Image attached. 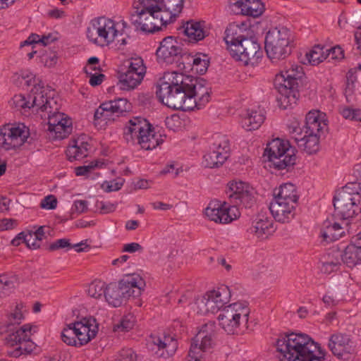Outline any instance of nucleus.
<instances>
[{"mask_svg":"<svg viewBox=\"0 0 361 361\" xmlns=\"http://www.w3.org/2000/svg\"><path fill=\"white\" fill-rule=\"evenodd\" d=\"M156 94L165 106L178 110L201 109L209 102V88L204 80L177 72H166L156 85Z\"/></svg>","mask_w":361,"mask_h":361,"instance_id":"f257e3e1","label":"nucleus"},{"mask_svg":"<svg viewBox=\"0 0 361 361\" xmlns=\"http://www.w3.org/2000/svg\"><path fill=\"white\" fill-rule=\"evenodd\" d=\"M281 361H324V353L310 337L305 334H284L276 342Z\"/></svg>","mask_w":361,"mask_h":361,"instance_id":"f03ea898","label":"nucleus"},{"mask_svg":"<svg viewBox=\"0 0 361 361\" xmlns=\"http://www.w3.org/2000/svg\"><path fill=\"white\" fill-rule=\"evenodd\" d=\"M305 75L303 68L298 64L288 63L276 75L275 86L280 94L279 101L283 109L296 104L300 97L299 88Z\"/></svg>","mask_w":361,"mask_h":361,"instance_id":"7ed1b4c3","label":"nucleus"},{"mask_svg":"<svg viewBox=\"0 0 361 361\" xmlns=\"http://www.w3.org/2000/svg\"><path fill=\"white\" fill-rule=\"evenodd\" d=\"M123 137L128 143L139 145L146 150L153 149L163 142L161 135L156 134L152 125L140 116L128 121L124 128Z\"/></svg>","mask_w":361,"mask_h":361,"instance_id":"20e7f679","label":"nucleus"},{"mask_svg":"<svg viewBox=\"0 0 361 361\" xmlns=\"http://www.w3.org/2000/svg\"><path fill=\"white\" fill-rule=\"evenodd\" d=\"M145 285L138 275L122 279L118 283H110L106 288L105 300L112 307H120L130 297L140 295Z\"/></svg>","mask_w":361,"mask_h":361,"instance_id":"39448f33","label":"nucleus"},{"mask_svg":"<svg viewBox=\"0 0 361 361\" xmlns=\"http://www.w3.org/2000/svg\"><path fill=\"white\" fill-rule=\"evenodd\" d=\"M250 313L248 302L240 300L224 307L217 319L219 326L228 334H237L246 326Z\"/></svg>","mask_w":361,"mask_h":361,"instance_id":"423d86ee","label":"nucleus"},{"mask_svg":"<svg viewBox=\"0 0 361 361\" xmlns=\"http://www.w3.org/2000/svg\"><path fill=\"white\" fill-rule=\"evenodd\" d=\"M291 32L286 27H276L268 31L265 37V50L272 62L285 59L290 54Z\"/></svg>","mask_w":361,"mask_h":361,"instance_id":"0eeeda50","label":"nucleus"},{"mask_svg":"<svg viewBox=\"0 0 361 361\" xmlns=\"http://www.w3.org/2000/svg\"><path fill=\"white\" fill-rule=\"evenodd\" d=\"M295 149L290 145L288 141L276 138L267 144L264 157H267L275 169L288 171L295 164Z\"/></svg>","mask_w":361,"mask_h":361,"instance_id":"6e6552de","label":"nucleus"},{"mask_svg":"<svg viewBox=\"0 0 361 361\" xmlns=\"http://www.w3.org/2000/svg\"><path fill=\"white\" fill-rule=\"evenodd\" d=\"M90 320L84 317L81 321L66 324L61 331L62 341L68 345L80 347L90 341Z\"/></svg>","mask_w":361,"mask_h":361,"instance_id":"1a4fd4ad","label":"nucleus"},{"mask_svg":"<svg viewBox=\"0 0 361 361\" xmlns=\"http://www.w3.org/2000/svg\"><path fill=\"white\" fill-rule=\"evenodd\" d=\"M233 46L230 53L231 56L244 66H255L263 56L261 46L254 37H248L244 39L241 44Z\"/></svg>","mask_w":361,"mask_h":361,"instance_id":"9d476101","label":"nucleus"},{"mask_svg":"<svg viewBox=\"0 0 361 361\" xmlns=\"http://www.w3.org/2000/svg\"><path fill=\"white\" fill-rule=\"evenodd\" d=\"M229 140L226 135L216 133L212 137L209 152L204 156V164L208 168H219L228 157Z\"/></svg>","mask_w":361,"mask_h":361,"instance_id":"9b49d317","label":"nucleus"},{"mask_svg":"<svg viewBox=\"0 0 361 361\" xmlns=\"http://www.w3.org/2000/svg\"><path fill=\"white\" fill-rule=\"evenodd\" d=\"M31 326L24 325L15 332L6 337V343L11 346L17 347L8 354L13 357H18L22 354L30 353L35 348V343L30 340Z\"/></svg>","mask_w":361,"mask_h":361,"instance_id":"f8f14e48","label":"nucleus"},{"mask_svg":"<svg viewBox=\"0 0 361 361\" xmlns=\"http://www.w3.org/2000/svg\"><path fill=\"white\" fill-rule=\"evenodd\" d=\"M130 104L126 99L119 98L114 101L102 103L94 114V125L97 129L105 128L108 121L114 114H121L128 111Z\"/></svg>","mask_w":361,"mask_h":361,"instance_id":"ddd939ff","label":"nucleus"},{"mask_svg":"<svg viewBox=\"0 0 361 361\" xmlns=\"http://www.w3.org/2000/svg\"><path fill=\"white\" fill-rule=\"evenodd\" d=\"M227 196L231 204L251 208L255 204L254 189L243 181H231L228 184Z\"/></svg>","mask_w":361,"mask_h":361,"instance_id":"4468645a","label":"nucleus"},{"mask_svg":"<svg viewBox=\"0 0 361 361\" xmlns=\"http://www.w3.org/2000/svg\"><path fill=\"white\" fill-rule=\"evenodd\" d=\"M94 29L97 30L98 37L92 39L97 45L104 47L114 42L118 35L122 36L123 32H119L115 27V23L105 16L98 17L92 20Z\"/></svg>","mask_w":361,"mask_h":361,"instance_id":"2eb2a0df","label":"nucleus"},{"mask_svg":"<svg viewBox=\"0 0 361 361\" xmlns=\"http://www.w3.org/2000/svg\"><path fill=\"white\" fill-rule=\"evenodd\" d=\"M290 133H295L293 137L298 147L308 154L316 153L319 149V137L322 133L305 131V135L301 136L302 129L297 121L289 126Z\"/></svg>","mask_w":361,"mask_h":361,"instance_id":"dca6fc26","label":"nucleus"},{"mask_svg":"<svg viewBox=\"0 0 361 361\" xmlns=\"http://www.w3.org/2000/svg\"><path fill=\"white\" fill-rule=\"evenodd\" d=\"M329 348L339 359L347 360L355 353V348L350 336L336 333L329 338Z\"/></svg>","mask_w":361,"mask_h":361,"instance_id":"f3484780","label":"nucleus"},{"mask_svg":"<svg viewBox=\"0 0 361 361\" xmlns=\"http://www.w3.org/2000/svg\"><path fill=\"white\" fill-rule=\"evenodd\" d=\"M335 215L342 219L353 218L360 210L356 203V198L350 197L348 195L338 192L333 200Z\"/></svg>","mask_w":361,"mask_h":361,"instance_id":"a211bd4d","label":"nucleus"},{"mask_svg":"<svg viewBox=\"0 0 361 361\" xmlns=\"http://www.w3.org/2000/svg\"><path fill=\"white\" fill-rule=\"evenodd\" d=\"M183 49L180 43L173 37H165L157 50V56L160 62L171 64L182 56Z\"/></svg>","mask_w":361,"mask_h":361,"instance_id":"6ab92c4d","label":"nucleus"},{"mask_svg":"<svg viewBox=\"0 0 361 361\" xmlns=\"http://www.w3.org/2000/svg\"><path fill=\"white\" fill-rule=\"evenodd\" d=\"M297 205L296 203L273 199L269 210L276 221L286 224L294 218Z\"/></svg>","mask_w":361,"mask_h":361,"instance_id":"aec40b11","label":"nucleus"},{"mask_svg":"<svg viewBox=\"0 0 361 361\" xmlns=\"http://www.w3.org/2000/svg\"><path fill=\"white\" fill-rule=\"evenodd\" d=\"M273 224V221L267 214L261 212L253 218L247 232L258 239L264 240L274 231Z\"/></svg>","mask_w":361,"mask_h":361,"instance_id":"412c9836","label":"nucleus"},{"mask_svg":"<svg viewBox=\"0 0 361 361\" xmlns=\"http://www.w3.org/2000/svg\"><path fill=\"white\" fill-rule=\"evenodd\" d=\"M341 257L349 267L361 264V232L352 237L350 244L341 252Z\"/></svg>","mask_w":361,"mask_h":361,"instance_id":"4be33fe9","label":"nucleus"},{"mask_svg":"<svg viewBox=\"0 0 361 361\" xmlns=\"http://www.w3.org/2000/svg\"><path fill=\"white\" fill-rule=\"evenodd\" d=\"M140 4L144 6L145 10V17L143 18V20L141 25V30L145 32L153 33L156 31L160 30V25H159V22L157 21V18L155 16L154 7H153V4L150 1H142L138 0Z\"/></svg>","mask_w":361,"mask_h":361,"instance_id":"5701e85b","label":"nucleus"},{"mask_svg":"<svg viewBox=\"0 0 361 361\" xmlns=\"http://www.w3.org/2000/svg\"><path fill=\"white\" fill-rule=\"evenodd\" d=\"M341 252L338 250H331L325 255L321 261L320 270L324 274H329L336 271L341 265Z\"/></svg>","mask_w":361,"mask_h":361,"instance_id":"b1692460","label":"nucleus"},{"mask_svg":"<svg viewBox=\"0 0 361 361\" xmlns=\"http://www.w3.org/2000/svg\"><path fill=\"white\" fill-rule=\"evenodd\" d=\"M153 343L158 346L159 355L164 358L174 355L178 348L176 339L170 336H164L163 338H154Z\"/></svg>","mask_w":361,"mask_h":361,"instance_id":"393cba45","label":"nucleus"},{"mask_svg":"<svg viewBox=\"0 0 361 361\" xmlns=\"http://www.w3.org/2000/svg\"><path fill=\"white\" fill-rule=\"evenodd\" d=\"M247 38L243 35L242 27L235 23L229 24L225 30L224 40L230 53L233 45H238Z\"/></svg>","mask_w":361,"mask_h":361,"instance_id":"a878e982","label":"nucleus"},{"mask_svg":"<svg viewBox=\"0 0 361 361\" xmlns=\"http://www.w3.org/2000/svg\"><path fill=\"white\" fill-rule=\"evenodd\" d=\"M184 33L190 41L198 42L203 39L209 35V31L205 29V22H187L184 27Z\"/></svg>","mask_w":361,"mask_h":361,"instance_id":"bb28decb","label":"nucleus"},{"mask_svg":"<svg viewBox=\"0 0 361 361\" xmlns=\"http://www.w3.org/2000/svg\"><path fill=\"white\" fill-rule=\"evenodd\" d=\"M298 195L295 185L287 183L274 190V199L298 204Z\"/></svg>","mask_w":361,"mask_h":361,"instance_id":"cd10ccee","label":"nucleus"},{"mask_svg":"<svg viewBox=\"0 0 361 361\" xmlns=\"http://www.w3.org/2000/svg\"><path fill=\"white\" fill-rule=\"evenodd\" d=\"M265 116L261 111L248 110L243 118L241 124L243 128L250 131L258 129L264 123Z\"/></svg>","mask_w":361,"mask_h":361,"instance_id":"c85d7f7f","label":"nucleus"},{"mask_svg":"<svg viewBox=\"0 0 361 361\" xmlns=\"http://www.w3.org/2000/svg\"><path fill=\"white\" fill-rule=\"evenodd\" d=\"M118 83L121 90H130L136 87L142 80L143 78L139 74L128 72L121 69L118 72Z\"/></svg>","mask_w":361,"mask_h":361,"instance_id":"c756f323","label":"nucleus"},{"mask_svg":"<svg viewBox=\"0 0 361 361\" xmlns=\"http://www.w3.org/2000/svg\"><path fill=\"white\" fill-rule=\"evenodd\" d=\"M321 231V236L326 242H331L338 240L344 233L343 228L338 223L331 224L330 221H325Z\"/></svg>","mask_w":361,"mask_h":361,"instance_id":"7c9ffc66","label":"nucleus"},{"mask_svg":"<svg viewBox=\"0 0 361 361\" xmlns=\"http://www.w3.org/2000/svg\"><path fill=\"white\" fill-rule=\"evenodd\" d=\"M153 7L156 9L155 16L157 21L159 22L160 30L161 26H166L168 24L173 22L176 17L181 11L168 9V8H162L159 4H153Z\"/></svg>","mask_w":361,"mask_h":361,"instance_id":"2f4dec72","label":"nucleus"},{"mask_svg":"<svg viewBox=\"0 0 361 361\" xmlns=\"http://www.w3.org/2000/svg\"><path fill=\"white\" fill-rule=\"evenodd\" d=\"M319 111H310L306 115V131H311V133L317 132L323 133L326 128V123L319 118Z\"/></svg>","mask_w":361,"mask_h":361,"instance_id":"473e14b6","label":"nucleus"},{"mask_svg":"<svg viewBox=\"0 0 361 361\" xmlns=\"http://www.w3.org/2000/svg\"><path fill=\"white\" fill-rule=\"evenodd\" d=\"M212 345V336L204 332H199L191 341L190 347L191 353L195 352L193 350L204 352L209 349Z\"/></svg>","mask_w":361,"mask_h":361,"instance_id":"72a5a7b5","label":"nucleus"},{"mask_svg":"<svg viewBox=\"0 0 361 361\" xmlns=\"http://www.w3.org/2000/svg\"><path fill=\"white\" fill-rule=\"evenodd\" d=\"M49 90H51L48 87L45 88L44 86H41L39 84L35 85L32 89V102L31 106L38 107L41 111H44L46 109L45 98L49 96Z\"/></svg>","mask_w":361,"mask_h":361,"instance_id":"f704fd0d","label":"nucleus"},{"mask_svg":"<svg viewBox=\"0 0 361 361\" xmlns=\"http://www.w3.org/2000/svg\"><path fill=\"white\" fill-rule=\"evenodd\" d=\"M237 207L235 204L228 206L225 202L223 204H218L219 223L226 224L236 219L240 215Z\"/></svg>","mask_w":361,"mask_h":361,"instance_id":"c9c22d12","label":"nucleus"},{"mask_svg":"<svg viewBox=\"0 0 361 361\" xmlns=\"http://www.w3.org/2000/svg\"><path fill=\"white\" fill-rule=\"evenodd\" d=\"M325 47L319 44L314 45L312 49L306 53L305 58L307 63L312 66H317L328 58Z\"/></svg>","mask_w":361,"mask_h":361,"instance_id":"e433bc0d","label":"nucleus"},{"mask_svg":"<svg viewBox=\"0 0 361 361\" xmlns=\"http://www.w3.org/2000/svg\"><path fill=\"white\" fill-rule=\"evenodd\" d=\"M72 121L68 117L56 126V128L50 129V133L54 139H64L72 133Z\"/></svg>","mask_w":361,"mask_h":361,"instance_id":"4c0bfd02","label":"nucleus"},{"mask_svg":"<svg viewBox=\"0 0 361 361\" xmlns=\"http://www.w3.org/2000/svg\"><path fill=\"white\" fill-rule=\"evenodd\" d=\"M210 295L214 296V300L216 304L221 310L226 307V304L229 302L231 298V291L228 286H221L216 290L209 291Z\"/></svg>","mask_w":361,"mask_h":361,"instance_id":"58836bf2","label":"nucleus"},{"mask_svg":"<svg viewBox=\"0 0 361 361\" xmlns=\"http://www.w3.org/2000/svg\"><path fill=\"white\" fill-rule=\"evenodd\" d=\"M83 245H85L83 241L75 244H71L69 239L61 238L51 243L49 246V250L50 251H54L64 248H66L67 250L75 248L78 252H80L85 251L88 247V245H86L85 247H80V246Z\"/></svg>","mask_w":361,"mask_h":361,"instance_id":"ea45409f","label":"nucleus"},{"mask_svg":"<svg viewBox=\"0 0 361 361\" xmlns=\"http://www.w3.org/2000/svg\"><path fill=\"white\" fill-rule=\"evenodd\" d=\"M124 68L121 69H124L125 71L133 73L135 74H139L140 76L144 78V75L146 72V68L143 64V61L141 58H131L130 59H128L125 61Z\"/></svg>","mask_w":361,"mask_h":361,"instance_id":"a19ab883","label":"nucleus"},{"mask_svg":"<svg viewBox=\"0 0 361 361\" xmlns=\"http://www.w3.org/2000/svg\"><path fill=\"white\" fill-rule=\"evenodd\" d=\"M88 143L81 142L80 145L78 146L77 144L68 147L66 154L68 159L72 161L73 159H80L88 156Z\"/></svg>","mask_w":361,"mask_h":361,"instance_id":"79ce46f5","label":"nucleus"},{"mask_svg":"<svg viewBox=\"0 0 361 361\" xmlns=\"http://www.w3.org/2000/svg\"><path fill=\"white\" fill-rule=\"evenodd\" d=\"M135 319L133 314H124L117 323L114 324L113 330L115 332H126L132 329L135 325Z\"/></svg>","mask_w":361,"mask_h":361,"instance_id":"37998d69","label":"nucleus"},{"mask_svg":"<svg viewBox=\"0 0 361 361\" xmlns=\"http://www.w3.org/2000/svg\"><path fill=\"white\" fill-rule=\"evenodd\" d=\"M214 296L210 295L209 291L207 292L201 299L199 306L200 307V310L203 313L212 312L215 313L218 311H220L219 307L214 302L213 299Z\"/></svg>","mask_w":361,"mask_h":361,"instance_id":"c03bdc74","label":"nucleus"},{"mask_svg":"<svg viewBox=\"0 0 361 361\" xmlns=\"http://www.w3.org/2000/svg\"><path fill=\"white\" fill-rule=\"evenodd\" d=\"M339 192L348 195L352 198L361 195V170L358 171L357 181L348 183Z\"/></svg>","mask_w":361,"mask_h":361,"instance_id":"a18cd8bd","label":"nucleus"},{"mask_svg":"<svg viewBox=\"0 0 361 361\" xmlns=\"http://www.w3.org/2000/svg\"><path fill=\"white\" fill-rule=\"evenodd\" d=\"M192 61L193 68L200 75H203L207 71L209 65V59L206 54H197Z\"/></svg>","mask_w":361,"mask_h":361,"instance_id":"49530a36","label":"nucleus"},{"mask_svg":"<svg viewBox=\"0 0 361 361\" xmlns=\"http://www.w3.org/2000/svg\"><path fill=\"white\" fill-rule=\"evenodd\" d=\"M264 11V6L260 0H248L247 6L245 8V16L257 18Z\"/></svg>","mask_w":361,"mask_h":361,"instance_id":"de8ad7c7","label":"nucleus"},{"mask_svg":"<svg viewBox=\"0 0 361 361\" xmlns=\"http://www.w3.org/2000/svg\"><path fill=\"white\" fill-rule=\"evenodd\" d=\"M0 281L1 282L4 291L6 293V295L8 294V293L11 292L13 289H14L19 283V279L18 276L16 275L0 276Z\"/></svg>","mask_w":361,"mask_h":361,"instance_id":"09e8293b","label":"nucleus"},{"mask_svg":"<svg viewBox=\"0 0 361 361\" xmlns=\"http://www.w3.org/2000/svg\"><path fill=\"white\" fill-rule=\"evenodd\" d=\"M137 355L131 348H123L115 356L113 361H137Z\"/></svg>","mask_w":361,"mask_h":361,"instance_id":"8fccbe9b","label":"nucleus"},{"mask_svg":"<svg viewBox=\"0 0 361 361\" xmlns=\"http://www.w3.org/2000/svg\"><path fill=\"white\" fill-rule=\"evenodd\" d=\"M49 96L47 98H45V104L46 109H44V111H47L48 114H52L54 111H59V106L57 103V100L54 98V90H49Z\"/></svg>","mask_w":361,"mask_h":361,"instance_id":"3c124183","label":"nucleus"},{"mask_svg":"<svg viewBox=\"0 0 361 361\" xmlns=\"http://www.w3.org/2000/svg\"><path fill=\"white\" fill-rule=\"evenodd\" d=\"M92 286L94 289V293L92 294V297L97 299L102 298H105L106 288L107 286L105 282L100 280H94L92 282Z\"/></svg>","mask_w":361,"mask_h":361,"instance_id":"603ef678","label":"nucleus"},{"mask_svg":"<svg viewBox=\"0 0 361 361\" xmlns=\"http://www.w3.org/2000/svg\"><path fill=\"white\" fill-rule=\"evenodd\" d=\"M68 116L63 113L59 111H54L52 114H48V130L56 128L59 122H62Z\"/></svg>","mask_w":361,"mask_h":361,"instance_id":"864d4df0","label":"nucleus"},{"mask_svg":"<svg viewBox=\"0 0 361 361\" xmlns=\"http://www.w3.org/2000/svg\"><path fill=\"white\" fill-rule=\"evenodd\" d=\"M341 115L346 119L361 122V110L353 109L350 107L343 108L341 111Z\"/></svg>","mask_w":361,"mask_h":361,"instance_id":"5fc2aeb1","label":"nucleus"},{"mask_svg":"<svg viewBox=\"0 0 361 361\" xmlns=\"http://www.w3.org/2000/svg\"><path fill=\"white\" fill-rule=\"evenodd\" d=\"M41 61L47 67L51 68L54 66L58 61V56L54 51H45L40 56Z\"/></svg>","mask_w":361,"mask_h":361,"instance_id":"6e6d98bb","label":"nucleus"},{"mask_svg":"<svg viewBox=\"0 0 361 361\" xmlns=\"http://www.w3.org/2000/svg\"><path fill=\"white\" fill-rule=\"evenodd\" d=\"M123 184V180H111V181H104L102 184H99V186L100 188L103 189L104 191L109 192L112 191H117L120 190Z\"/></svg>","mask_w":361,"mask_h":361,"instance_id":"4d7b16f0","label":"nucleus"},{"mask_svg":"<svg viewBox=\"0 0 361 361\" xmlns=\"http://www.w3.org/2000/svg\"><path fill=\"white\" fill-rule=\"evenodd\" d=\"M95 212H99L100 214H109L113 212L116 209V204H112L111 202H99L97 201L94 205Z\"/></svg>","mask_w":361,"mask_h":361,"instance_id":"13d9d810","label":"nucleus"},{"mask_svg":"<svg viewBox=\"0 0 361 361\" xmlns=\"http://www.w3.org/2000/svg\"><path fill=\"white\" fill-rule=\"evenodd\" d=\"M6 128V150L15 149L20 147V142H18L16 137L11 135L10 125L5 126Z\"/></svg>","mask_w":361,"mask_h":361,"instance_id":"bf43d9fd","label":"nucleus"},{"mask_svg":"<svg viewBox=\"0 0 361 361\" xmlns=\"http://www.w3.org/2000/svg\"><path fill=\"white\" fill-rule=\"evenodd\" d=\"M11 135L16 137L18 142H20V146L24 144L27 137V132L20 127H12L10 126Z\"/></svg>","mask_w":361,"mask_h":361,"instance_id":"052dcab7","label":"nucleus"},{"mask_svg":"<svg viewBox=\"0 0 361 361\" xmlns=\"http://www.w3.org/2000/svg\"><path fill=\"white\" fill-rule=\"evenodd\" d=\"M145 10L146 9H145L144 6H142V8L140 11H136L135 13H133L130 16V21L137 29H141V25L143 20V18L145 17V16H146L145 13Z\"/></svg>","mask_w":361,"mask_h":361,"instance_id":"680f3d73","label":"nucleus"},{"mask_svg":"<svg viewBox=\"0 0 361 361\" xmlns=\"http://www.w3.org/2000/svg\"><path fill=\"white\" fill-rule=\"evenodd\" d=\"M57 206V199L53 195L45 197L40 202V207L43 209H54Z\"/></svg>","mask_w":361,"mask_h":361,"instance_id":"e2e57ef3","label":"nucleus"},{"mask_svg":"<svg viewBox=\"0 0 361 361\" xmlns=\"http://www.w3.org/2000/svg\"><path fill=\"white\" fill-rule=\"evenodd\" d=\"M206 216L211 220L215 222H219V210L218 209V204H214L212 207L211 204L205 209Z\"/></svg>","mask_w":361,"mask_h":361,"instance_id":"0e129e2a","label":"nucleus"},{"mask_svg":"<svg viewBox=\"0 0 361 361\" xmlns=\"http://www.w3.org/2000/svg\"><path fill=\"white\" fill-rule=\"evenodd\" d=\"M326 54H328V57L331 56L332 59H342L344 57L343 50L340 46L326 49Z\"/></svg>","mask_w":361,"mask_h":361,"instance_id":"69168bd1","label":"nucleus"},{"mask_svg":"<svg viewBox=\"0 0 361 361\" xmlns=\"http://www.w3.org/2000/svg\"><path fill=\"white\" fill-rule=\"evenodd\" d=\"M247 2L248 0H235L231 6L235 13L245 15L244 10L247 6Z\"/></svg>","mask_w":361,"mask_h":361,"instance_id":"338daca9","label":"nucleus"},{"mask_svg":"<svg viewBox=\"0 0 361 361\" xmlns=\"http://www.w3.org/2000/svg\"><path fill=\"white\" fill-rule=\"evenodd\" d=\"M101 71H92L91 75V85L92 87H95L101 85L106 78L104 74L100 73Z\"/></svg>","mask_w":361,"mask_h":361,"instance_id":"774afa93","label":"nucleus"}]
</instances>
